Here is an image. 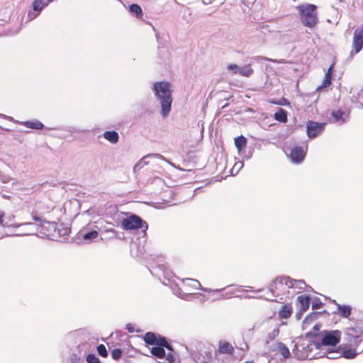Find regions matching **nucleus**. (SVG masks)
<instances>
[{
	"label": "nucleus",
	"mask_w": 363,
	"mask_h": 363,
	"mask_svg": "<svg viewBox=\"0 0 363 363\" xmlns=\"http://www.w3.org/2000/svg\"><path fill=\"white\" fill-rule=\"evenodd\" d=\"M153 89L157 99L160 100L162 114L166 117L171 111L172 103L170 84L167 82H157L154 84Z\"/></svg>",
	"instance_id": "1"
},
{
	"label": "nucleus",
	"mask_w": 363,
	"mask_h": 363,
	"mask_svg": "<svg viewBox=\"0 0 363 363\" xmlns=\"http://www.w3.org/2000/svg\"><path fill=\"white\" fill-rule=\"evenodd\" d=\"M22 225L29 228V230L28 232L23 233V235H33L35 233H40L50 240H56L57 223L55 222H48L44 220L39 224L26 222Z\"/></svg>",
	"instance_id": "2"
},
{
	"label": "nucleus",
	"mask_w": 363,
	"mask_h": 363,
	"mask_svg": "<svg viewBox=\"0 0 363 363\" xmlns=\"http://www.w3.org/2000/svg\"><path fill=\"white\" fill-rule=\"evenodd\" d=\"M143 340L147 345L165 347V348L168 350V352L166 356L167 362L168 363H174L175 362V354L172 347L168 343L164 337L152 332H147L143 335Z\"/></svg>",
	"instance_id": "3"
},
{
	"label": "nucleus",
	"mask_w": 363,
	"mask_h": 363,
	"mask_svg": "<svg viewBox=\"0 0 363 363\" xmlns=\"http://www.w3.org/2000/svg\"><path fill=\"white\" fill-rule=\"evenodd\" d=\"M300 20L303 25L308 28H314L318 23L316 11L317 6L314 4H301L297 6Z\"/></svg>",
	"instance_id": "4"
},
{
	"label": "nucleus",
	"mask_w": 363,
	"mask_h": 363,
	"mask_svg": "<svg viewBox=\"0 0 363 363\" xmlns=\"http://www.w3.org/2000/svg\"><path fill=\"white\" fill-rule=\"evenodd\" d=\"M121 227L125 230L143 229L145 232L148 228V224L138 216L132 214L122 220Z\"/></svg>",
	"instance_id": "5"
},
{
	"label": "nucleus",
	"mask_w": 363,
	"mask_h": 363,
	"mask_svg": "<svg viewBox=\"0 0 363 363\" xmlns=\"http://www.w3.org/2000/svg\"><path fill=\"white\" fill-rule=\"evenodd\" d=\"M298 284H303V281L292 279L288 277H277L271 284V291L273 294H278V291L280 290L281 286L285 285L288 288H293Z\"/></svg>",
	"instance_id": "6"
},
{
	"label": "nucleus",
	"mask_w": 363,
	"mask_h": 363,
	"mask_svg": "<svg viewBox=\"0 0 363 363\" xmlns=\"http://www.w3.org/2000/svg\"><path fill=\"white\" fill-rule=\"evenodd\" d=\"M341 339V332L340 330L325 331L322 338V345L325 346H335Z\"/></svg>",
	"instance_id": "7"
},
{
	"label": "nucleus",
	"mask_w": 363,
	"mask_h": 363,
	"mask_svg": "<svg viewBox=\"0 0 363 363\" xmlns=\"http://www.w3.org/2000/svg\"><path fill=\"white\" fill-rule=\"evenodd\" d=\"M363 48V27L357 28L354 30L353 40H352V50L350 52V55L353 56L359 52Z\"/></svg>",
	"instance_id": "8"
},
{
	"label": "nucleus",
	"mask_w": 363,
	"mask_h": 363,
	"mask_svg": "<svg viewBox=\"0 0 363 363\" xmlns=\"http://www.w3.org/2000/svg\"><path fill=\"white\" fill-rule=\"evenodd\" d=\"M325 123H318L313 121H308L306 124L307 135L308 138H315L324 128Z\"/></svg>",
	"instance_id": "9"
},
{
	"label": "nucleus",
	"mask_w": 363,
	"mask_h": 363,
	"mask_svg": "<svg viewBox=\"0 0 363 363\" xmlns=\"http://www.w3.org/2000/svg\"><path fill=\"white\" fill-rule=\"evenodd\" d=\"M235 348L233 345L227 341L221 340L218 342L216 352L219 354L233 355Z\"/></svg>",
	"instance_id": "10"
},
{
	"label": "nucleus",
	"mask_w": 363,
	"mask_h": 363,
	"mask_svg": "<svg viewBox=\"0 0 363 363\" xmlns=\"http://www.w3.org/2000/svg\"><path fill=\"white\" fill-rule=\"evenodd\" d=\"M306 156V152L303 147L300 146H296L291 149L290 152V157L294 162L300 163L301 162Z\"/></svg>",
	"instance_id": "11"
},
{
	"label": "nucleus",
	"mask_w": 363,
	"mask_h": 363,
	"mask_svg": "<svg viewBox=\"0 0 363 363\" xmlns=\"http://www.w3.org/2000/svg\"><path fill=\"white\" fill-rule=\"evenodd\" d=\"M183 287L189 294L194 293V291L199 289L201 287L200 282L194 279H186L183 280Z\"/></svg>",
	"instance_id": "12"
},
{
	"label": "nucleus",
	"mask_w": 363,
	"mask_h": 363,
	"mask_svg": "<svg viewBox=\"0 0 363 363\" xmlns=\"http://www.w3.org/2000/svg\"><path fill=\"white\" fill-rule=\"evenodd\" d=\"M293 311L292 304L286 303L278 311V317L280 320L288 319L291 316Z\"/></svg>",
	"instance_id": "13"
},
{
	"label": "nucleus",
	"mask_w": 363,
	"mask_h": 363,
	"mask_svg": "<svg viewBox=\"0 0 363 363\" xmlns=\"http://www.w3.org/2000/svg\"><path fill=\"white\" fill-rule=\"evenodd\" d=\"M352 313V307L348 305L337 304L336 313L342 318H347Z\"/></svg>",
	"instance_id": "14"
},
{
	"label": "nucleus",
	"mask_w": 363,
	"mask_h": 363,
	"mask_svg": "<svg viewBox=\"0 0 363 363\" xmlns=\"http://www.w3.org/2000/svg\"><path fill=\"white\" fill-rule=\"evenodd\" d=\"M346 339L350 345L356 342V340L359 337V332L354 328H348L346 330Z\"/></svg>",
	"instance_id": "15"
},
{
	"label": "nucleus",
	"mask_w": 363,
	"mask_h": 363,
	"mask_svg": "<svg viewBox=\"0 0 363 363\" xmlns=\"http://www.w3.org/2000/svg\"><path fill=\"white\" fill-rule=\"evenodd\" d=\"M164 348L165 347L157 345L156 347H153L151 348L150 352L153 356L156 357L158 359H166L167 354L165 352ZM166 362L168 363L167 362Z\"/></svg>",
	"instance_id": "16"
},
{
	"label": "nucleus",
	"mask_w": 363,
	"mask_h": 363,
	"mask_svg": "<svg viewBox=\"0 0 363 363\" xmlns=\"http://www.w3.org/2000/svg\"><path fill=\"white\" fill-rule=\"evenodd\" d=\"M100 224L101 236H104L103 238L106 239L108 237L105 235L106 233H113V224L109 222H105L104 220L101 221Z\"/></svg>",
	"instance_id": "17"
},
{
	"label": "nucleus",
	"mask_w": 363,
	"mask_h": 363,
	"mask_svg": "<svg viewBox=\"0 0 363 363\" xmlns=\"http://www.w3.org/2000/svg\"><path fill=\"white\" fill-rule=\"evenodd\" d=\"M56 240L60 238H65L70 233V229L67 227H65L62 223H57L56 228Z\"/></svg>",
	"instance_id": "18"
},
{
	"label": "nucleus",
	"mask_w": 363,
	"mask_h": 363,
	"mask_svg": "<svg viewBox=\"0 0 363 363\" xmlns=\"http://www.w3.org/2000/svg\"><path fill=\"white\" fill-rule=\"evenodd\" d=\"M79 235L82 236L85 243H89L92 240L96 239L99 234L96 230H92L87 233L81 232Z\"/></svg>",
	"instance_id": "19"
},
{
	"label": "nucleus",
	"mask_w": 363,
	"mask_h": 363,
	"mask_svg": "<svg viewBox=\"0 0 363 363\" xmlns=\"http://www.w3.org/2000/svg\"><path fill=\"white\" fill-rule=\"evenodd\" d=\"M333 67H334V64H332L330 65V67L328 68L327 72L325 73V78L323 81L320 88L328 87L331 84L332 75H333Z\"/></svg>",
	"instance_id": "20"
},
{
	"label": "nucleus",
	"mask_w": 363,
	"mask_h": 363,
	"mask_svg": "<svg viewBox=\"0 0 363 363\" xmlns=\"http://www.w3.org/2000/svg\"><path fill=\"white\" fill-rule=\"evenodd\" d=\"M276 350L282 355L284 358H288L290 356L289 348L283 342H277Z\"/></svg>",
	"instance_id": "21"
},
{
	"label": "nucleus",
	"mask_w": 363,
	"mask_h": 363,
	"mask_svg": "<svg viewBox=\"0 0 363 363\" xmlns=\"http://www.w3.org/2000/svg\"><path fill=\"white\" fill-rule=\"evenodd\" d=\"M274 118L275 120H277L279 122L286 123V122H287V120H288L287 112L284 109L280 108L274 114Z\"/></svg>",
	"instance_id": "22"
},
{
	"label": "nucleus",
	"mask_w": 363,
	"mask_h": 363,
	"mask_svg": "<svg viewBox=\"0 0 363 363\" xmlns=\"http://www.w3.org/2000/svg\"><path fill=\"white\" fill-rule=\"evenodd\" d=\"M22 124L26 128L35 130H40L44 127L43 124L39 121H25Z\"/></svg>",
	"instance_id": "23"
},
{
	"label": "nucleus",
	"mask_w": 363,
	"mask_h": 363,
	"mask_svg": "<svg viewBox=\"0 0 363 363\" xmlns=\"http://www.w3.org/2000/svg\"><path fill=\"white\" fill-rule=\"evenodd\" d=\"M254 73L253 69L251 67L250 65H245L242 67H240L239 69V74L245 77H249Z\"/></svg>",
	"instance_id": "24"
},
{
	"label": "nucleus",
	"mask_w": 363,
	"mask_h": 363,
	"mask_svg": "<svg viewBox=\"0 0 363 363\" xmlns=\"http://www.w3.org/2000/svg\"><path fill=\"white\" fill-rule=\"evenodd\" d=\"M49 4L48 1H43V0H34L33 3V10L41 12L42 10L46 7Z\"/></svg>",
	"instance_id": "25"
},
{
	"label": "nucleus",
	"mask_w": 363,
	"mask_h": 363,
	"mask_svg": "<svg viewBox=\"0 0 363 363\" xmlns=\"http://www.w3.org/2000/svg\"><path fill=\"white\" fill-rule=\"evenodd\" d=\"M297 299L301 306V308L303 311L308 309L309 305H310V298L308 296H306V295L300 296H298Z\"/></svg>",
	"instance_id": "26"
},
{
	"label": "nucleus",
	"mask_w": 363,
	"mask_h": 363,
	"mask_svg": "<svg viewBox=\"0 0 363 363\" xmlns=\"http://www.w3.org/2000/svg\"><path fill=\"white\" fill-rule=\"evenodd\" d=\"M235 145L239 151L242 150L247 145V139L240 135L235 139Z\"/></svg>",
	"instance_id": "27"
},
{
	"label": "nucleus",
	"mask_w": 363,
	"mask_h": 363,
	"mask_svg": "<svg viewBox=\"0 0 363 363\" xmlns=\"http://www.w3.org/2000/svg\"><path fill=\"white\" fill-rule=\"evenodd\" d=\"M129 11L132 13L135 14L138 18H142L143 11L141 7L137 4H133L129 6Z\"/></svg>",
	"instance_id": "28"
},
{
	"label": "nucleus",
	"mask_w": 363,
	"mask_h": 363,
	"mask_svg": "<svg viewBox=\"0 0 363 363\" xmlns=\"http://www.w3.org/2000/svg\"><path fill=\"white\" fill-rule=\"evenodd\" d=\"M320 324H316L313 326L312 330L306 333V337L309 338L315 337L318 335V332L320 329Z\"/></svg>",
	"instance_id": "29"
},
{
	"label": "nucleus",
	"mask_w": 363,
	"mask_h": 363,
	"mask_svg": "<svg viewBox=\"0 0 363 363\" xmlns=\"http://www.w3.org/2000/svg\"><path fill=\"white\" fill-rule=\"evenodd\" d=\"M345 113L340 110L338 109L337 111H335L332 113V116L336 120V121H342V122L345 121L344 118Z\"/></svg>",
	"instance_id": "30"
},
{
	"label": "nucleus",
	"mask_w": 363,
	"mask_h": 363,
	"mask_svg": "<svg viewBox=\"0 0 363 363\" xmlns=\"http://www.w3.org/2000/svg\"><path fill=\"white\" fill-rule=\"evenodd\" d=\"M357 354L355 350H346L342 352V356L346 359H352Z\"/></svg>",
	"instance_id": "31"
},
{
	"label": "nucleus",
	"mask_w": 363,
	"mask_h": 363,
	"mask_svg": "<svg viewBox=\"0 0 363 363\" xmlns=\"http://www.w3.org/2000/svg\"><path fill=\"white\" fill-rule=\"evenodd\" d=\"M40 13L36 11H30L26 17V21H30L39 16Z\"/></svg>",
	"instance_id": "32"
},
{
	"label": "nucleus",
	"mask_w": 363,
	"mask_h": 363,
	"mask_svg": "<svg viewBox=\"0 0 363 363\" xmlns=\"http://www.w3.org/2000/svg\"><path fill=\"white\" fill-rule=\"evenodd\" d=\"M87 363H100L99 359L96 357L95 354H89L86 358Z\"/></svg>",
	"instance_id": "33"
},
{
	"label": "nucleus",
	"mask_w": 363,
	"mask_h": 363,
	"mask_svg": "<svg viewBox=\"0 0 363 363\" xmlns=\"http://www.w3.org/2000/svg\"><path fill=\"white\" fill-rule=\"evenodd\" d=\"M97 352L101 357H106L108 354L106 348L104 345H99L97 347Z\"/></svg>",
	"instance_id": "34"
},
{
	"label": "nucleus",
	"mask_w": 363,
	"mask_h": 363,
	"mask_svg": "<svg viewBox=\"0 0 363 363\" xmlns=\"http://www.w3.org/2000/svg\"><path fill=\"white\" fill-rule=\"evenodd\" d=\"M262 60L264 61L273 62H276V63H279V64H285V63L288 62L284 59L276 60V59H271V58H269L267 57H263Z\"/></svg>",
	"instance_id": "35"
},
{
	"label": "nucleus",
	"mask_w": 363,
	"mask_h": 363,
	"mask_svg": "<svg viewBox=\"0 0 363 363\" xmlns=\"http://www.w3.org/2000/svg\"><path fill=\"white\" fill-rule=\"evenodd\" d=\"M104 137L111 143H113V130L105 132L104 133Z\"/></svg>",
	"instance_id": "36"
},
{
	"label": "nucleus",
	"mask_w": 363,
	"mask_h": 363,
	"mask_svg": "<svg viewBox=\"0 0 363 363\" xmlns=\"http://www.w3.org/2000/svg\"><path fill=\"white\" fill-rule=\"evenodd\" d=\"M227 68H228V70L233 71L234 74H238L239 73L240 67H238L235 64H230V65H228Z\"/></svg>",
	"instance_id": "37"
},
{
	"label": "nucleus",
	"mask_w": 363,
	"mask_h": 363,
	"mask_svg": "<svg viewBox=\"0 0 363 363\" xmlns=\"http://www.w3.org/2000/svg\"><path fill=\"white\" fill-rule=\"evenodd\" d=\"M23 223H24L14 225V227H16V228H22V230H21V233H19L18 234V235H23V233H26V232H28L29 230V228L28 227L22 225Z\"/></svg>",
	"instance_id": "38"
},
{
	"label": "nucleus",
	"mask_w": 363,
	"mask_h": 363,
	"mask_svg": "<svg viewBox=\"0 0 363 363\" xmlns=\"http://www.w3.org/2000/svg\"><path fill=\"white\" fill-rule=\"evenodd\" d=\"M121 351L119 349H115V359H118L121 357Z\"/></svg>",
	"instance_id": "39"
},
{
	"label": "nucleus",
	"mask_w": 363,
	"mask_h": 363,
	"mask_svg": "<svg viewBox=\"0 0 363 363\" xmlns=\"http://www.w3.org/2000/svg\"><path fill=\"white\" fill-rule=\"evenodd\" d=\"M4 213L0 211V225L3 224L4 222Z\"/></svg>",
	"instance_id": "40"
},
{
	"label": "nucleus",
	"mask_w": 363,
	"mask_h": 363,
	"mask_svg": "<svg viewBox=\"0 0 363 363\" xmlns=\"http://www.w3.org/2000/svg\"><path fill=\"white\" fill-rule=\"evenodd\" d=\"M32 217H33V219L34 220H35V221H39V222H40V223L41 222H43V221H42V220L40 219V217H38V216H37L36 215L33 214V215H32Z\"/></svg>",
	"instance_id": "41"
},
{
	"label": "nucleus",
	"mask_w": 363,
	"mask_h": 363,
	"mask_svg": "<svg viewBox=\"0 0 363 363\" xmlns=\"http://www.w3.org/2000/svg\"><path fill=\"white\" fill-rule=\"evenodd\" d=\"M127 329H128L129 333H133L134 332L133 327L131 325H130V324L127 325Z\"/></svg>",
	"instance_id": "42"
},
{
	"label": "nucleus",
	"mask_w": 363,
	"mask_h": 363,
	"mask_svg": "<svg viewBox=\"0 0 363 363\" xmlns=\"http://www.w3.org/2000/svg\"><path fill=\"white\" fill-rule=\"evenodd\" d=\"M118 135L116 132H115V143L118 141Z\"/></svg>",
	"instance_id": "43"
},
{
	"label": "nucleus",
	"mask_w": 363,
	"mask_h": 363,
	"mask_svg": "<svg viewBox=\"0 0 363 363\" xmlns=\"http://www.w3.org/2000/svg\"><path fill=\"white\" fill-rule=\"evenodd\" d=\"M110 354L113 358V350L110 351Z\"/></svg>",
	"instance_id": "44"
},
{
	"label": "nucleus",
	"mask_w": 363,
	"mask_h": 363,
	"mask_svg": "<svg viewBox=\"0 0 363 363\" xmlns=\"http://www.w3.org/2000/svg\"><path fill=\"white\" fill-rule=\"evenodd\" d=\"M46 1H48V4H50V3L52 2V1H54L55 0H46Z\"/></svg>",
	"instance_id": "45"
},
{
	"label": "nucleus",
	"mask_w": 363,
	"mask_h": 363,
	"mask_svg": "<svg viewBox=\"0 0 363 363\" xmlns=\"http://www.w3.org/2000/svg\"><path fill=\"white\" fill-rule=\"evenodd\" d=\"M244 363H253L252 362H245Z\"/></svg>",
	"instance_id": "46"
}]
</instances>
